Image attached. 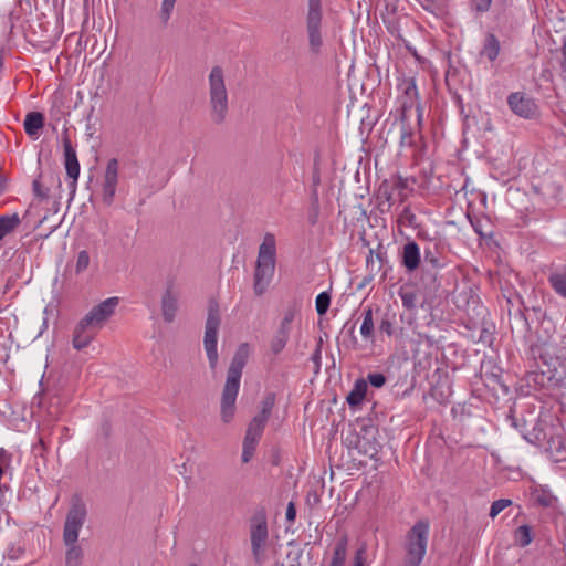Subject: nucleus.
I'll use <instances>...</instances> for the list:
<instances>
[{"mask_svg":"<svg viewBox=\"0 0 566 566\" xmlns=\"http://www.w3.org/2000/svg\"><path fill=\"white\" fill-rule=\"evenodd\" d=\"M118 303V297H108L93 306L78 321L73 329L72 337V345L75 349H84L95 339L105 323L114 314Z\"/></svg>","mask_w":566,"mask_h":566,"instance_id":"obj_1","label":"nucleus"},{"mask_svg":"<svg viewBox=\"0 0 566 566\" xmlns=\"http://www.w3.org/2000/svg\"><path fill=\"white\" fill-rule=\"evenodd\" d=\"M207 81L209 117L212 123L220 125L226 120L229 113V94L226 86L224 69L220 65L212 66Z\"/></svg>","mask_w":566,"mask_h":566,"instance_id":"obj_2","label":"nucleus"},{"mask_svg":"<svg viewBox=\"0 0 566 566\" xmlns=\"http://www.w3.org/2000/svg\"><path fill=\"white\" fill-rule=\"evenodd\" d=\"M276 241L272 233H266L259 247L255 272L254 292L262 295L270 285L275 272Z\"/></svg>","mask_w":566,"mask_h":566,"instance_id":"obj_3","label":"nucleus"},{"mask_svg":"<svg viewBox=\"0 0 566 566\" xmlns=\"http://www.w3.org/2000/svg\"><path fill=\"white\" fill-rule=\"evenodd\" d=\"M430 523L427 520L418 521L407 533L405 539V566H420L429 541Z\"/></svg>","mask_w":566,"mask_h":566,"instance_id":"obj_4","label":"nucleus"},{"mask_svg":"<svg viewBox=\"0 0 566 566\" xmlns=\"http://www.w3.org/2000/svg\"><path fill=\"white\" fill-rule=\"evenodd\" d=\"M87 518V507L81 496L74 495L65 516L63 526V543L74 544L78 541L80 531Z\"/></svg>","mask_w":566,"mask_h":566,"instance_id":"obj_5","label":"nucleus"},{"mask_svg":"<svg viewBox=\"0 0 566 566\" xmlns=\"http://www.w3.org/2000/svg\"><path fill=\"white\" fill-rule=\"evenodd\" d=\"M323 6L322 0H307L305 14V28L310 51L318 54L323 46L322 34Z\"/></svg>","mask_w":566,"mask_h":566,"instance_id":"obj_6","label":"nucleus"},{"mask_svg":"<svg viewBox=\"0 0 566 566\" xmlns=\"http://www.w3.org/2000/svg\"><path fill=\"white\" fill-rule=\"evenodd\" d=\"M220 325V315L217 306H210L206 322L203 338L205 350L211 369H216L218 364V329Z\"/></svg>","mask_w":566,"mask_h":566,"instance_id":"obj_7","label":"nucleus"},{"mask_svg":"<svg viewBox=\"0 0 566 566\" xmlns=\"http://www.w3.org/2000/svg\"><path fill=\"white\" fill-rule=\"evenodd\" d=\"M397 88L401 93L399 101L401 104L402 116L408 117L409 112L415 107L418 123L420 124L422 120L423 107L419 103V93L415 77L401 78Z\"/></svg>","mask_w":566,"mask_h":566,"instance_id":"obj_8","label":"nucleus"},{"mask_svg":"<svg viewBox=\"0 0 566 566\" xmlns=\"http://www.w3.org/2000/svg\"><path fill=\"white\" fill-rule=\"evenodd\" d=\"M265 424L262 420H251L245 432L242 446V461L248 463L254 455L255 448L263 434Z\"/></svg>","mask_w":566,"mask_h":566,"instance_id":"obj_9","label":"nucleus"},{"mask_svg":"<svg viewBox=\"0 0 566 566\" xmlns=\"http://www.w3.org/2000/svg\"><path fill=\"white\" fill-rule=\"evenodd\" d=\"M507 103L511 111L520 117L533 118L537 115V104L524 93H512L507 98Z\"/></svg>","mask_w":566,"mask_h":566,"instance_id":"obj_10","label":"nucleus"},{"mask_svg":"<svg viewBox=\"0 0 566 566\" xmlns=\"http://www.w3.org/2000/svg\"><path fill=\"white\" fill-rule=\"evenodd\" d=\"M240 386L226 382L221 402H220V418L223 423H229L233 420L235 415V401L239 394Z\"/></svg>","mask_w":566,"mask_h":566,"instance_id":"obj_11","label":"nucleus"},{"mask_svg":"<svg viewBox=\"0 0 566 566\" xmlns=\"http://www.w3.org/2000/svg\"><path fill=\"white\" fill-rule=\"evenodd\" d=\"M118 161L117 159L113 158L108 160L104 174V180H103V189H102V196L103 201L106 205H111L114 200L116 188L118 184Z\"/></svg>","mask_w":566,"mask_h":566,"instance_id":"obj_12","label":"nucleus"},{"mask_svg":"<svg viewBox=\"0 0 566 566\" xmlns=\"http://www.w3.org/2000/svg\"><path fill=\"white\" fill-rule=\"evenodd\" d=\"M249 355V345L247 343L241 344L232 358L231 365L228 369L226 382L240 386L242 370L247 364Z\"/></svg>","mask_w":566,"mask_h":566,"instance_id":"obj_13","label":"nucleus"},{"mask_svg":"<svg viewBox=\"0 0 566 566\" xmlns=\"http://www.w3.org/2000/svg\"><path fill=\"white\" fill-rule=\"evenodd\" d=\"M268 539V527L265 523L258 524L251 531L252 552L258 562L262 560L263 548Z\"/></svg>","mask_w":566,"mask_h":566,"instance_id":"obj_14","label":"nucleus"},{"mask_svg":"<svg viewBox=\"0 0 566 566\" xmlns=\"http://www.w3.org/2000/svg\"><path fill=\"white\" fill-rule=\"evenodd\" d=\"M64 157L66 174L72 179V185L74 186L80 176V163L75 149L67 139L64 140Z\"/></svg>","mask_w":566,"mask_h":566,"instance_id":"obj_15","label":"nucleus"},{"mask_svg":"<svg viewBox=\"0 0 566 566\" xmlns=\"http://www.w3.org/2000/svg\"><path fill=\"white\" fill-rule=\"evenodd\" d=\"M178 292L174 286H168L163 295L161 311L165 321L172 322L177 312Z\"/></svg>","mask_w":566,"mask_h":566,"instance_id":"obj_16","label":"nucleus"},{"mask_svg":"<svg viewBox=\"0 0 566 566\" xmlns=\"http://www.w3.org/2000/svg\"><path fill=\"white\" fill-rule=\"evenodd\" d=\"M348 538L340 536L335 543L326 566H345L347 559Z\"/></svg>","mask_w":566,"mask_h":566,"instance_id":"obj_17","label":"nucleus"},{"mask_svg":"<svg viewBox=\"0 0 566 566\" xmlns=\"http://www.w3.org/2000/svg\"><path fill=\"white\" fill-rule=\"evenodd\" d=\"M24 130L30 137H38L44 126V116L39 112H30L24 118Z\"/></svg>","mask_w":566,"mask_h":566,"instance_id":"obj_18","label":"nucleus"},{"mask_svg":"<svg viewBox=\"0 0 566 566\" xmlns=\"http://www.w3.org/2000/svg\"><path fill=\"white\" fill-rule=\"evenodd\" d=\"M403 265L409 270L413 271L419 266L420 263V250L416 242H408L403 247Z\"/></svg>","mask_w":566,"mask_h":566,"instance_id":"obj_19","label":"nucleus"},{"mask_svg":"<svg viewBox=\"0 0 566 566\" xmlns=\"http://www.w3.org/2000/svg\"><path fill=\"white\" fill-rule=\"evenodd\" d=\"M361 337L366 340L374 343L375 338V324L371 307H367L363 312V322L359 327Z\"/></svg>","mask_w":566,"mask_h":566,"instance_id":"obj_20","label":"nucleus"},{"mask_svg":"<svg viewBox=\"0 0 566 566\" xmlns=\"http://www.w3.org/2000/svg\"><path fill=\"white\" fill-rule=\"evenodd\" d=\"M21 224L18 213L0 216V241L14 232Z\"/></svg>","mask_w":566,"mask_h":566,"instance_id":"obj_21","label":"nucleus"},{"mask_svg":"<svg viewBox=\"0 0 566 566\" xmlns=\"http://www.w3.org/2000/svg\"><path fill=\"white\" fill-rule=\"evenodd\" d=\"M367 381L365 379H357L349 395L347 396V402L350 406H357L363 402L367 394Z\"/></svg>","mask_w":566,"mask_h":566,"instance_id":"obj_22","label":"nucleus"},{"mask_svg":"<svg viewBox=\"0 0 566 566\" xmlns=\"http://www.w3.org/2000/svg\"><path fill=\"white\" fill-rule=\"evenodd\" d=\"M66 546L65 566H80L83 560V549L77 543L64 544Z\"/></svg>","mask_w":566,"mask_h":566,"instance_id":"obj_23","label":"nucleus"},{"mask_svg":"<svg viewBox=\"0 0 566 566\" xmlns=\"http://www.w3.org/2000/svg\"><path fill=\"white\" fill-rule=\"evenodd\" d=\"M389 182L391 184V188L395 190L398 197V201H405L408 197V179L401 176H395L389 180Z\"/></svg>","mask_w":566,"mask_h":566,"instance_id":"obj_24","label":"nucleus"},{"mask_svg":"<svg viewBox=\"0 0 566 566\" xmlns=\"http://www.w3.org/2000/svg\"><path fill=\"white\" fill-rule=\"evenodd\" d=\"M548 282L558 295L566 298V271L551 274Z\"/></svg>","mask_w":566,"mask_h":566,"instance_id":"obj_25","label":"nucleus"},{"mask_svg":"<svg viewBox=\"0 0 566 566\" xmlns=\"http://www.w3.org/2000/svg\"><path fill=\"white\" fill-rule=\"evenodd\" d=\"M514 538H515V543L520 547H526L533 541L531 527L527 525H522V526L517 527L514 532Z\"/></svg>","mask_w":566,"mask_h":566,"instance_id":"obj_26","label":"nucleus"},{"mask_svg":"<svg viewBox=\"0 0 566 566\" xmlns=\"http://www.w3.org/2000/svg\"><path fill=\"white\" fill-rule=\"evenodd\" d=\"M274 396L269 395L261 403V411L252 420H262V424H266L271 410L274 406Z\"/></svg>","mask_w":566,"mask_h":566,"instance_id":"obj_27","label":"nucleus"},{"mask_svg":"<svg viewBox=\"0 0 566 566\" xmlns=\"http://www.w3.org/2000/svg\"><path fill=\"white\" fill-rule=\"evenodd\" d=\"M378 197L379 199H384L386 202H388L389 207L398 200V197L395 190L391 188L389 180H385L380 185Z\"/></svg>","mask_w":566,"mask_h":566,"instance_id":"obj_28","label":"nucleus"},{"mask_svg":"<svg viewBox=\"0 0 566 566\" xmlns=\"http://www.w3.org/2000/svg\"><path fill=\"white\" fill-rule=\"evenodd\" d=\"M176 2H177V0H161L158 17H159L163 25H167L170 17L172 14Z\"/></svg>","mask_w":566,"mask_h":566,"instance_id":"obj_29","label":"nucleus"},{"mask_svg":"<svg viewBox=\"0 0 566 566\" xmlns=\"http://www.w3.org/2000/svg\"><path fill=\"white\" fill-rule=\"evenodd\" d=\"M289 337H290V335L277 332L276 335L271 340L270 347H271L272 353L273 354L281 353L284 349V347L289 340Z\"/></svg>","mask_w":566,"mask_h":566,"instance_id":"obj_30","label":"nucleus"},{"mask_svg":"<svg viewBox=\"0 0 566 566\" xmlns=\"http://www.w3.org/2000/svg\"><path fill=\"white\" fill-rule=\"evenodd\" d=\"M331 305V295L327 292H322L316 296L315 307L318 315H324Z\"/></svg>","mask_w":566,"mask_h":566,"instance_id":"obj_31","label":"nucleus"},{"mask_svg":"<svg viewBox=\"0 0 566 566\" xmlns=\"http://www.w3.org/2000/svg\"><path fill=\"white\" fill-rule=\"evenodd\" d=\"M90 261H91V259H90L88 252L86 250L80 251L76 256V262H75L76 274H80V273H83L84 271H86L90 265Z\"/></svg>","mask_w":566,"mask_h":566,"instance_id":"obj_32","label":"nucleus"},{"mask_svg":"<svg viewBox=\"0 0 566 566\" xmlns=\"http://www.w3.org/2000/svg\"><path fill=\"white\" fill-rule=\"evenodd\" d=\"M295 318V312L292 310H289L284 313V316L281 321L280 327L277 332L284 333L290 335L291 332V325Z\"/></svg>","mask_w":566,"mask_h":566,"instance_id":"obj_33","label":"nucleus"},{"mask_svg":"<svg viewBox=\"0 0 566 566\" xmlns=\"http://www.w3.org/2000/svg\"><path fill=\"white\" fill-rule=\"evenodd\" d=\"M482 56H485L489 61L495 60V36L490 34L484 49L481 52Z\"/></svg>","mask_w":566,"mask_h":566,"instance_id":"obj_34","label":"nucleus"},{"mask_svg":"<svg viewBox=\"0 0 566 566\" xmlns=\"http://www.w3.org/2000/svg\"><path fill=\"white\" fill-rule=\"evenodd\" d=\"M350 566H368L365 546H361L356 551Z\"/></svg>","mask_w":566,"mask_h":566,"instance_id":"obj_35","label":"nucleus"},{"mask_svg":"<svg viewBox=\"0 0 566 566\" xmlns=\"http://www.w3.org/2000/svg\"><path fill=\"white\" fill-rule=\"evenodd\" d=\"M367 379L375 388H381L386 384V377L380 373H371L367 376Z\"/></svg>","mask_w":566,"mask_h":566,"instance_id":"obj_36","label":"nucleus"},{"mask_svg":"<svg viewBox=\"0 0 566 566\" xmlns=\"http://www.w3.org/2000/svg\"><path fill=\"white\" fill-rule=\"evenodd\" d=\"M379 331L388 336L394 334V324L389 318H384L379 324Z\"/></svg>","mask_w":566,"mask_h":566,"instance_id":"obj_37","label":"nucleus"},{"mask_svg":"<svg viewBox=\"0 0 566 566\" xmlns=\"http://www.w3.org/2000/svg\"><path fill=\"white\" fill-rule=\"evenodd\" d=\"M506 421H510L511 427L515 428L516 430H518L520 432L523 433L524 423L520 424L517 422L516 418L513 415V410L512 409H510V411L507 413Z\"/></svg>","mask_w":566,"mask_h":566,"instance_id":"obj_38","label":"nucleus"},{"mask_svg":"<svg viewBox=\"0 0 566 566\" xmlns=\"http://www.w3.org/2000/svg\"><path fill=\"white\" fill-rule=\"evenodd\" d=\"M285 517L290 523H294L296 517V509L293 502L287 504Z\"/></svg>","mask_w":566,"mask_h":566,"instance_id":"obj_39","label":"nucleus"},{"mask_svg":"<svg viewBox=\"0 0 566 566\" xmlns=\"http://www.w3.org/2000/svg\"><path fill=\"white\" fill-rule=\"evenodd\" d=\"M476 2V9L479 11H485L491 4V0H474Z\"/></svg>","mask_w":566,"mask_h":566,"instance_id":"obj_40","label":"nucleus"},{"mask_svg":"<svg viewBox=\"0 0 566 566\" xmlns=\"http://www.w3.org/2000/svg\"><path fill=\"white\" fill-rule=\"evenodd\" d=\"M33 191L38 197H45V192L42 190L41 182L39 180L33 181Z\"/></svg>","mask_w":566,"mask_h":566,"instance_id":"obj_41","label":"nucleus"},{"mask_svg":"<svg viewBox=\"0 0 566 566\" xmlns=\"http://www.w3.org/2000/svg\"><path fill=\"white\" fill-rule=\"evenodd\" d=\"M512 504V501L509 499H500L497 500V514L510 506Z\"/></svg>","mask_w":566,"mask_h":566,"instance_id":"obj_42","label":"nucleus"},{"mask_svg":"<svg viewBox=\"0 0 566 566\" xmlns=\"http://www.w3.org/2000/svg\"><path fill=\"white\" fill-rule=\"evenodd\" d=\"M537 502L543 506H549L552 504V496L545 494L537 496Z\"/></svg>","mask_w":566,"mask_h":566,"instance_id":"obj_43","label":"nucleus"},{"mask_svg":"<svg viewBox=\"0 0 566 566\" xmlns=\"http://www.w3.org/2000/svg\"><path fill=\"white\" fill-rule=\"evenodd\" d=\"M560 52H562V55H563L562 69L566 72V36L563 39V44H562V48H560Z\"/></svg>","mask_w":566,"mask_h":566,"instance_id":"obj_44","label":"nucleus"},{"mask_svg":"<svg viewBox=\"0 0 566 566\" xmlns=\"http://www.w3.org/2000/svg\"><path fill=\"white\" fill-rule=\"evenodd\" d=\"M516 280L517 275L512 271H507V279L505 280L506 284L513 286V282Z\"/></svg>","mask_w":566,"mask_h":566,"instance_id":"obj_45","label":"nucleus"},{"mask_svg":"<svg viewBox=\"0 0 566 566\" xmlns=\"http://www.w3.org/2000/svg\"><path fill=\"white\" fill-rule=\"evenodd\" d=\"M402 303L405 306L410 307L412 303V296L410 295H402Z\"/></svg>","mask_w":566,"mask_h":566,"instance_id":"obj_46","label":"nucleus"},{"mask_svg":"<svg viewBox=\"0 0 566 566\" xmlns=\"http://www.w3.org/2000/svg\"><path fill=\"white\" fill-rule=\"evenodd\" d=\"M495 514H496V511H495V502H493L490 506V516L492 518H495Z\"/></svg>","mask_w":566,"mask_h":566,"instance_id":"obj_47","label":"nucleus"},{"mask_svg":"<svg viewBox=\"0 0 566 566\" xmlns=\"http://www.w3.org/2000/svg\"><path fill=\"white\" fill-rule=\"evenodd\" d=\"M364 452H365V453H369V452H370V455L373 457V455L377 452V449H376V447H375V446H371V447L369 448V450H365Z\"/></svg>","mask_w":566,"mask_h":566,"instance_id":"obj_48","label":"nucleus"},{"mask_svg":"<svg viewBox=\"0 0 566 566\" xmlns=\"http://www.w3.org/2000/svg\"><path fill=\"white\" fill-rule=\"evenodd\" d=\"M503 297H505L509 303L511 302V293L510 292H507V294L504 292Z\"/></svg>","mask_w":566,"mask_h":566,"instance_id":"obj_49","label":"nucleus"},{"mask_svg":"<svg viewBox=\"0 0 566 566\" xmlns=\"http://www.w3.org/2000/svg\"><path fill=\"white\" fill-rule=\"evenodd\" d=\"M502 271L504 272V271H505V269L500 270V269L497 268V270H496L497 276L501 274V272H502Z\"/></svg>","mask_w":566,"mask_h":566,"instance_id":"obj_50","label":"nucleus"},{"mask_svg":"<svg viewBox=\"0 0 566 566\" xmlns=\"http://www.w3.org/2000/svg\"><path fill=\"white\" fill-rule=\"evenodd\" d=\"M190 566H198V565H196V564H191Z\"/></svg>","mask_w":566,"mask_h":566,"instance_id":"obj_51","label":"nucleus"}]
</instances>
